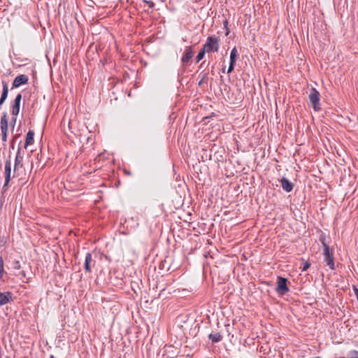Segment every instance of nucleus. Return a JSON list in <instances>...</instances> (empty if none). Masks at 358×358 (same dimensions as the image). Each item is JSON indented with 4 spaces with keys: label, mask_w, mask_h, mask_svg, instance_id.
I'll return each mask as SVG.
<instances>
[{
    "label": "nucleus",
    "mask_w": 358,
    "mask_h": 358,
    "mask_svg": "<svg viewBox=\"0 0 358 358\" xmlns=\"http://www.w3.org/2000/svg\"><path fill=\"white\" fill-rule=\"evenodd\" d=\"M352 354L357 355H358V351L354 350V351H352Z\"/></svg>",
    "instance_id": "f704fd0d"
},
{
    "label": "nucleus",
    "mask_w": 358,
    "mask_h": 358,
    "mask_svg": "<svg viewBox=\"0 0 358 358\" xmlns=\"http://www.w3.org/2000/svg\"><path fill=\"white\" fill-rule=\"evenodd\" d=\"M1 85L3 87V90H2L1 95L0 97V108L1 107V106L3 104V103L6 100V99L8 97V85L7 82L5 80H2Z\"/></svg>",
    "instance_id": "9b49d317"
},
{
    "label": "nucleus",
    "mask_w": 358,
    "mask_h": 358,
    "mask_svg": "<svg viewBox=\"0 0 358 358\" xmlns=\"http://www.w3.org/2000/svg\"><path fill=\"white\" fill-rule=\"evenodd\" d=\"M8 237L5 236H0V248L5 247L8 243Z\"/></svg>",
    "instance_id": "412c9836"
},
{
    "label": "nucleus",
    "mask_w": 358,
    "mask_h": 358,
    "mask_svg": "<svg viewBox=\"0 0 358 358\" xmlns=\"http://www.w3.org/2000/svg\"><path fill=\"white\" fill-rule=\"evenodd\" d=\"M204 82H205V80H203V78H201V80H199L198 85H201Z\"/></svg>",
    "instance_id": "2f4dec72"
},
{
    "label": "nucleus",
    "mask_w": 358,
    "mask_h": 358,
    "mask_svg": "<svg viewBox=\"0 0 358 358\" xmlns=\"http://www.w3.org/2000/svg\"><path fill=\"white\" fill-rule=\"evenodd\" d=\"M13 268L15 270H19L21 268L20 263L19 261L15 260L12 264Z\"/></svg>",
    "instance_id": "5701e85b"
},
{
    "label": "nucleus",
    "mask_w": 358,
    "mask_h": 358,
    "mask_svg": "<svg viewBox=\"0 0 358 358\" xmlns=\"http://www.w3.org/2000/svg\"><path fill=\"white\" fill-rule=\"evenodd\" d=\"M50 358H56V357H55L53 355H51Z\"/></svg>",
    "instance_id": "e433bc0d"
},
{
    "label": "nucleus",
    "mask_w": 358,
    "mask_h": 358,
    "mask_svg": "<svg viewBox=\"0 0 358 358\" xmlns=\"http://www.w3.org/2000/svg\"><path fill=\"white\" fill-rule=\"evenodd\" d=\"M0 124L1 133L8 132V124L6 113H3V115L1 117Z\"/></svg>",
    "instance_id": "4468645a"
},
{
    "label": "nucleus",
    "mask_w": 358,
    "mask_h": 358,
    "mask_svg": "<svg viewBox=\"0 0 358 358\" xmlns=\"http://www.w3.org/2000/svg\"><path fill=\"white\" fill-rule=\"evenodd\" d=\"M227 24H228V22H227V20H225V21L224 22V27H227Z\"/></svg>",
    "instance_id": "72a5a7b5"
},
{
    "label": "nucleus",
    "mask_w": 358,
    "mask_h": 358,
    "mask_svg": "<svg viewBox=\"0 0 358 358\" xmlns=\"http://www.w3.org/2000/svg\"><path fill=\"white\" fill-rule=\"evenodd\" d=\"M194 55V52L192 46H187L185 48L184 54L181 58V62L183 66H187Z\"/></svg>",
    "instance_id": "423d86ee"
},
{
    "label": "nucleus",
    "mask_w": 358,
    "mask_h": 358,
    "mask_svg": "<svg viewBox=\"0 0 358 358\" xmlns=\"http://www.w3.org/2000/svg\"><path fill=\"white\" fill-rule=\"evenodd\" d=\"M4 264L3 258L0 256V280L3 278L4 273Z\"/></svg>",
    "instance_id": "4be33fe9"
},
{
    "label": "nucleus",
    "mask_w": 358,
    "mask_h": 358,
    "mask_svg": "<svg viewBox=\"0 0 358 358\" xmlns=\"http://www.w3.org/2000/svg\"><path fill=\"white\" fill-rule=\"evenodd\" d=\"M1 209V206H0V210Z\"/></svg>",
    "instance_id": "ea45409f"
},
{
    "label": "nucleus",
    "mask_w": 358,
    "mask_h": 358,
    "mask_svg": "<svg viewBox=\"0 0 358 358\" xmlns=\"http://www.w3.org/2000/svg\"><path fill=\"white\" fill-rule=\"evenodd\" d=\"M92 257L90 252H87L85 255L84 268L86 273H92Z\"/></svg>",
    "instance_id": "f8f14e48"
},
{
    "label": "nucleus",
    "mask_w": 358,
    "mask_h": 358,
    "mask_svg": "<svg viewBox=\"0 0 358 358\" xmlns=\"http://www.w3.org/2000/svg\"><path fill=\"white\" fill-rule=\"evenodd\" d=\"M229 34V31L227 30V33H226V36H227Z\"/></svg>",
    "instance_id": "c9c22d12"
},
{
    "label": "nucleus",
    "mask_w": 358,
    "mask_h": 358,
    "mask_svg": "<svg viewBox=\"0 0 358 358\" xmlns=\"http://www.w3.org/2000/svg\"><path fill=\"white\" fill-rule=\"evenodd\" d=\"M222 336L220 334V333H211L208 335V338L212 341V343H215L220 342L222 340Z\"/></svg>",
    "instance_id": "dca6fc26"
},
{
    "label": "nucleus",
    "mask_w": 358,
    "mask_h": 358,
    "mask_svg": "<svg viewBox=\"0 0 358 358\" xmlns=\"http://www.w3.org/2000/svg\"><path fill=\"white\" fill-rule=\"evenodd\" d=\"M17 137H18V135H16V136H15L14 138L13 139L12 143H11V145H10V148H11V149H14L13 141H14L15 139H16Z\"/></svg>",
    "instance_id": "c756f323"
},
{
    "label": "nucleus",
    "mask_w": 358,
    "mask_h": 358,
    "mask_svg": "<svg viewBox=\"0 0 358 358\" xmlns=\"http://www.w3.org/2000/svg\"><path fill=\"white\" fill-rule=\"evenodd\" d=\"M280 183H281V186L282 187V189L287 192H290L292 191L293 188H294V185L292 182H290L287 178L283 177L281 180H280Z\"/></svg>",
    "instance_id": "ddd939ff"
},
{
    "label": "nucleus",
    "mask_w": 358,
    "mask_h": 358,
    "mask_svg": "<svg viewBox=\"0 0 358 358\" xmlns=\"http://www.w3.org/2000/svg\"><path fill=\"white\" fill-rule=\"evenodd\" d=\"M5 182L3 187H6L11 179V162L10 159H8L5 162Z\"/></svg>",
    "instance_id": "9d476101"
},
{
    "label": "nucleus",
    "mask_w": 358,
    "mask_h": 358,
    "mask_svg": "<svg viewBox=\"0 0 358 358\" xmlns=\"http://www.w3.org/2000/svg\"><path fill=\"white\" fill-rule=\"evenodd\" d=\"M5 358H10L8 356H6Z\"/></svg>",
    "instance_id": "4c0bfd02"
},
{
    "label": "nucleus",
    "mask_w": 358,
    "mask_h": 358,
    "mask_svg": "<svg viewBox=\"0 0 358 358\" xmlns=\"http://www.w3.org/2000/svg\"><path fill=\"white\" fill-rule=\"evenodd\" d=\"M22 94L19 93L11 103V113L13 116H17L20 113Z\"/></svg>",
    "instance_id": "39448f33"
},
{
    "label": "nucleus",
    "mask_w": 358,
    "mask_h": 358,
    "mask_svg": "<svg viewBox=\"0 0 358 358\" xmlns=\"http://www.w3.org/2000/svg\"><path fill=\"white\" fill-rule=\"evenodd\" d=\"M320 96V92L315 87H312L310 90L308 99L310 101V103L311 104V106H313L315 111H319L321 109Z\"/></svg>",
    "instance_id": "f03ea898"
},
{
    "label": "nucleus",
    "mask_w": 358,
    "mask_h": 358,
    "mask_svg": "<svg viewBox=\"0 0 358 358\" xmlns=\"http://www.w3.org/2000/svg\"><path fill=\"white\" fill-rule=\"evenodd\" d=\"M206 61L204 60L203 62H202V63L200 64L199 66V69H202L203 66H208L209 65V62L206 64Z\"/></svg>",
    "instance_id": "cd10ccee"
},
{
    "label": "nucleus",
    "mask_w": 358,
    "mask_h": 358,
    "mask_svg": "<svg viewBox=\"0 0 358 358\" xmlns=\"http://www.w3.org/2000/svg\"><path fill=\"white\" fill-rule=\"evenodd\" d=\"M315 358H321V357H315Z\"/></svg>",
    "instance_id": "58836bf2"
},
{
    "label": "nucleus",
    "mask_w": 358,
    "mask_h": 358,
    "mask_svg": "<svg viewBox=\"0 0 358 358\" xmlns=\"http://www.w3.org/2000/svg\"><path fill=\"white\" fill-rule=\"evenodd\" d=\"M20 275H22V276H24V277L25 276V272H24V271H20Z\"/></svg>",
    "instance_id": "473e14b6"
},
{
    "label": "nucleus",
    "mask_w": 358,
    "mask_h": 358,
    "mask_svg": "<svg viewBox=\"0 0 358 358\" xmlns=\"http://www.w3.org/2000/svg\"><path fill=\"white\" fill-rule=\"evenodd\" d=\"M29 78L27 75L21 74L17 76L13 82L12 88H17L22 85H25L28 83Z\"/></svg>",
    "instance_id": "0eeeda50"
},
{
    "label": "nucleus",
    "mask_w": 358,
    "mask_h": 358,
    "mask_svg": "<svg viewBox=\"0 0 358 358\" xmlns=\"http://www.w3.org/2000/svg\"><path fill=\"white\" fill-rule=\"evenodd\" d=\"M358 358V357H357Z\"/></svg>",
    "instance_id": "a19ab883"
},
{
    "label": "nucleus",
    "mask_w": 358,
    "mask_h": 358,
    "mask_svg": "<svg viewBox=\"0 0 358 358\" xmlns=\"http://www.w3.org/2000/svg\"><path fill=\"white\" fill-rule=\"evenodd\" d=\"M220 39L213 35L207 38L203 49L208 53L217 52L220 48Z\"/></svg>",
    "instance_id": "f257e3e1"
},
{
    "label": "nucleus",
    "mask_w": 358,
    "mask_h": 358,
    "mask_svg": "<svg viewBox=\"0 0 358 358\" xmlns=\"http://www.w3.org/2000/svg\"><path fill=\"white\" fill-rule=\"evenodd\" d=\"M238 51H237L236 47H234L231 50V53H230V61H229V62H234V63H236L237 57H238Z\"/></svg>",
    "instance_id": "f3484780"
},
{
    "label": "nucleus",
    "mask_w": 358,
    "mask_h": 358,
    "mask_svg": "<svg viewBox=\"0 0 358 358\" xmlns=\"http://www.w3.org/2000/svg\"><path fill=\"white\" fill-rule=\"evenodd\" d=\"M310 263L309 262L306 261L303 259H302V264H301V266H300V268L301 269V271H306L310 268Z\"/></svg>",
    "instance_id": "6ab92c4d"
},
{
    "label": "nucleus",
    "mask_w": 358,
    "mask_h": 358,
    "mask_svg": "<svg viewBox=\"0 0 358 358\" xmlns=\"http://www.w3.org/2000/svg\"><path fill=\"white\" fill-rule=\"evenodd\" d=\"M206 51L202 48L199 52L196 57V62L199 63L201 60H202L205 56Z\"/></svg>",
    "instance_id": "aec40b11"
},
{
    "label": "nucleus",
    "mask_w": 358,
    "mask_h": 358,
    "mask_svg": "<svg viewBox=\"0 0 358 358\" xmlns=\"http://www.w3.org/2000/svg\"><path fill=\"white\" fill-rule=\"evenodd\" d=\"M1 135H2V141L6 142L7 141L8 132L1 133Z\"/></svg>",
    "instance_id": "bb28decb"
},
{
    "label": "nucleus",
    "mask_w": 358,
    "mask_h": 358,
    "mask_svg": "<svg viewBox=\"0 0 358 358\" xmlns=\"http://www.w3.org/2000/svg\"><path fill=\"white\" fill-rule=\"evenodd\" d=\"M319 240L323 246V249L326 248V247H329L328 243L327 242V236L324 233H321L319 237Z\"/></svg>",
    "instance_id": "a211bd4d"
},
{
    "label": "nucleus",
    "mask_w": 358,
    "mask_h": 358,
    "mask_svg": "<svg viewBox=\"0 0 358 358\" xmlns=\"http://www.w3.org/2000/svg\"><path fill=\"white\" fill-rule=\"evenodd\" d=\"M124 173L125 175H127V176H131L132 175L131 171H128V170H127L125 169H124Z\"/></svg>",
    "instance_id": "c85d7f7f"
},
{
    "label": "nucleus",
    "mask_w": 358,
    "mask_h": 358,
    "mask_svg": "<svg viewBox=\"0 0 358 358\" xmlns=\"http://www.w3.org/2000/svg\"><path fill=\"white\" fill-rule=\"evenodd\" d=\"M34 131L33 130H29L27 134L25 145L24 148H27L28 145H32L34 142Z\"/></svg>",
    "instance_id": "2eb2a0df"
},
{
    "label": "nucleus",
    "mask_w": 358,
    "mask_h": 358,
    "mask_svg": "<svg viewBox=\"0 0 358 358\" xmlns=\"http://www.w3.org/2000/svg\"><path fill=\"white\" fill-rule=\"evenodd\" d=\"M143 2L147 3L150 8H153L155 6V3L150 0V1L144 0Z\"/></svg>",
    "instance_id": "393cba45"
},
{
    "label": "nucleus",
    "mask_w": 358,
    "mask_h": 358,
    "mask_svg": "<svg viewBox=\"0 0 358 358\" xmlns=\"http://www.w3.org/2000/svg\"><path fill=\"white\" fill-rule=\"evenodd\" d=\"M16 116H13V118H12V123L13 124V126L15 125V122H16Z\"/></svg>",
    "instance_id": "7c9ffc66"
},
{
    "label": "nucleus",
    "mask_w": 358,
    "mask_h": 358,
    "mask_svg": "<svg viewBox=\"0 0 358 358\" xmlns=\"http://www.w3.org/2000/svg\"><path fill=\"white\" fill-rule=\"evenodd\" d=\"M23 157L21 155V148L19 145L15 159V164H14V174L19 170V168H22L23 166L22 164Z\"/></svg>",
    "instance_id": "1a4fd4ad"
},
{
    "label": "nucleus",
    "mask_w": 358,
    "mask_h": 358,
    "mask_svg": "<svg viewBox=\"0 0 358 358\" xmlns=\"http://www.w3.org/2000/svg\"><path fill=\"white\" fill-rule=\"evenodd\" d=\"M13 295L11 292H0V306L13 301Z\"/></svg>",
    "instance_id": "6e6552de"
},
{
    "label": "nucleus",
    "mask_w": 358,
    "mask_h": 358,
    "mask_svg": "<svg viewBox=\"0 0 358 358\" xmlns=\"http://www.w3.org/2000/svg\"><path fill=\"white\" fill-rule=\"evenodd\" d=\"M235 65H236V63L229 62V65L228 70H227V73H230L234 71Z\"/></svg>",
    "instance_id": "b1692460"
},
{
    "label": "nucleus",
    "mask_w": 358,
    "mask_h": 358,
    "mask_svg": "<svg viewBox=\"0 0 358 358\" xmlns=\"http://www.w3.org/2000/svg\"><path fill=\"white\" fill-rule=\"evenodd\" d=\"M208 73H205L204 71H203L202 72L200 73L199 76L201 77L203 80H206L208 78Z\"/></svg>",
    "instance_id": "a878e982"
},
{
    "label": "nucleus",
    "mask_w": 358,
    "mask_h": 358,
    "mask_svg": "<svg viewBox=\"0 0 358 358\" xmlns=\"http://www.w3.org/2000/svg\"><path fill=\"white\" fill-rule=\"evenodd\" d=\"M324 261L327 265L331 269L335 270L334 257V252L329 247H326L323 249Z\"/></svg>",
    "instance_id": "20e7f679"
},
{
    "label": "nucleus",
    "mask_w": 358,
    "mask_h": 358,
    "mask_svg": "<svg viewBox=\"0 0 358 358\" xmlns=\"http://www.w3.org/2000/svg\"><path fill=\"white\" fill-rule=\"evenodd\" d=\"M287 282V278L281 276H278L277 287H275V292L280 296H283L289 291Z\"/></svg>",
    "instance_id": "7ed1b4c3"
}]
</instances>
